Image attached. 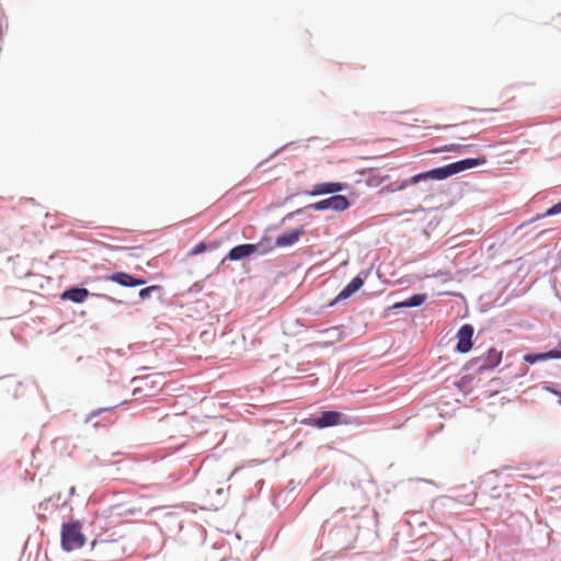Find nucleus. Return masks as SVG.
Masks as SVG:
<instances>
[{"label":"nucleus","instance_id":"6e6552de","mask_svg":"<svg viewBox=\"0 0 561 561\" xmlns=\"http://www.w3.org/2000/svg\"><path fill=\"white\" fill-rule=\"evenodd\" d=\"M473 327L463 324L457 332L456 351L459 353H468L472 348Z\"/></svg>","mask_w":561,"mask_h":561},{"label":"nucleus","instance_id":"423d86ee","mask_svg":"<svg viewBox=\"0 0 561 561\" xmlns=\"http://www.w3.org/2000/svg\"><path fill=\"white\" fill-rule=\"evenodd\" d=\"M343 423H346V421L343 420V414L336 411H324L319 417L308 421V424L318 428L335 426Z\"/></svg>","mask_w":561,"mask_h":561},{"label":"nucleus","instance_id":"9b49d317","mask_svg":"<svg viewBox=\"0 0 561 561\" xmlns=\"http://www.w3.org/2000/svg\"><path fill=\"white\" fill-rule=\"evenodd\" d=\"M302 231L300 229L287 231L276 238L275 244L280 248L293 245L299 240Z\"/></svg>","mask_w":561,"mask_h":561},{"label":"nucleus","instance_id":"4be33fe9","mask_svg":"<svg viewBox=\"0 0 561 561\" xmlns=\"http://www.w3.org/2000/svg\"><path fill=\"white\" fill-rule=\"evenodd\" d=\"M256 251V245L254 244H248V250H247V253H248V256H250L252 253H254Z\"/></svg>","mask_w":561,"mask_h":561},{"label":"nucleus","instance_id":"412c9836","mask_svg":"<svg viewBox=\"0 0 561 561\" xmlns=\"http://www.w3.org/2000/svg\"><path fill=\"white\" fill-rule=\"evenodd\" d=\"M465 147L466 146H461V145H458V144H451V145L444 146L443 148L437 149L436 151L437 152L456 151V150H459L460 148H465Z\"/></svg>","mask_w":561,"mask_h":561},{"label":"nucleus","instance_id":"aec40b11","mask_svg":"<svg viewBox=\"0 0 561 561\" xmlns=\"http://www.w3.org/2000/svg\"><path fill=\"white\" fill-rule=\"evenodd\" d=\"M159 289V286H149V287H146V288H142L140 291H139V297L141 299H145L147 297H149V295L154 291V290H158Z\"/></svg>","mask_w":561,"mask_h":561},{"label":"nucleus","instance_id":"f257e3e1","mask_svg":"<svg viewBox=\"0 0 561 561\" xmlns=\"http://www.w3.org/2000/svg\"><path fill=\"white\" fill-rule=\"evenodd\" d=\"M486 162V158L484 156L480 158H468L463 160L456 161L454 163L436 168L426 172H422L411 176L408 180L390 182L389 174H382L377 169H369L365 174V182L369 187H380L382 191H387L390 193L402 191L407 188L409 185L417 184L421 181L426 180H445L451 175L460 173L465 170L476 168L478 165L484 164Z\"/></svg>","mask_w":561,"mask_h":561},{"label":"nucleus","instance_id":"7ed1b4c3","mask_svg":"<svg viewBox=\"0 0 561 561\" xmlns=\"http://www.w3.org/2000/svg\"><path fill=\"white\" fill-rule=\"evenodd\" d=\"M91 548L95 557L103 561H111L123 552L122 546L116 539L96 538L92 541Z\"/></svg>","mask_w":561,"mask_h":561},{"label":"nucleus","instance_id":"2eb2a0df","mask_svg":"<svg viewBox=\"0 0 561 561\" xmlns=\"http://www.w3.org/2000/svg\"><path fill=\"white\" fill-rule=\"evenodd\" d=\"M89 296V290L85 288H71L66 290L62 294V299H69L73 302L80 304L85 300V298Z\"/></svg>","mask_w":561,"mask_h":561},{"label":"nucleus","instance_id":"dca6fc26","mask_svg":"<svg viewBox=\"0 0 561 561\" xmlns=\"http://www.w3.org/2000/svg\"><path fill=\"white\" fill-rule=\"evenodd\" d=\"M425 299H426V295L415 294V295L411 296L409 299L398 304L397 307H405V308L417 307V306H421L425 301Z\"/></svg>","mask_w":561,"mask_h":561},{"label":"nucleus","instance_id":"6ab92c4d","mask_svg":"<svg viewBox=\"0 0 561 561\" xmlns=\"http://www.w3.org/2000/svg\"><path fill=\"white\" fill-rule=\"evenodd\" d=\"M559 213H561V202L547 209L546 213L538 216V218L557 215Z\"/></svg>","mask_w":561,"mask_h":561},{"label":"nucleus","instance_id":"f03ea898","mask_svg":"<svg viewBox=\"0 0 561 561\" xmlns=\"http://www.w3.org/2000/svg\"><path fill=\"white\" fill-rule=\"evenodd\" d=\"M61 547L66 551H73L83 547L85 537L82 533V524L79 520L65 523L61 526Z\"/></svg>","mask_w":561,"mask_h":561},{"label":"nucleus","instance_id":"f8f14e48","mask_svg":"<svg viewBox=\"0 0 561 561\" xmlns=\"http://www.w3.org/2000/svg\"><path fill=\"white\" fill-rule=\"evenodd\" d=\"M548 359H561V348L560 350H551L546 353H539V354H526L524 356V360L529 364H535L540 360H548Z\"/></svg>","mask_w":561,"mask_h":561},{"label":"nucleus","instance_id":"a211bd4d","mask_svg":"<svg viewBox=\"0 0 561 561\" xmlns=\"http://www.w3.org/2000/svg\"><path fill=\"white\" fill-rule=\"evenodd\" d=\"M227 257L230 260H240L245 257V244L237 245L231 249Z\"/></svg>","mask_w":561,"mask_h":561},{"label":"nucleus","instance_id":"ddd939ff","mask_svg":"<svg viewBox=\"0 0 561 561\" xmlns=\"http://www.w3.org/2000/svg\"><path fill=\"white\" fill-rule=\"evenodd\" d=\"M364 284V280L362 277L356 276L354 277L345 287L344 289L336 296L335 301H341L350 296H352L355 291H357Z\"/></svg>","mask_w":561,"mask_h":561},{"label":"nucleus","instance_id":"1a4fd4ad","mask_svg":"<svg viewBox=\"0 0 561 561\" xmlns=\"http://www.w3.org/2000/svg\"><path fill=\"white\" fill-rule=\"evenodd\" d=\"M105 279L114 282L124 287H136L144 285L146 283L145 279L135 278L131 275L124 272H117L112 275H107L105 276Z\"/></svg>","mask_w":561,"mask_h":561},{"label":"nucleus","instance_id":"5701e85b","mask_svg":"<svg viewBox=\"0 0 561 561\" xmlns=\"http://www.w3.org/2000/svg\"><path fill=\"white\" fill-rule=\"evenodd\" d=\"M550 392H552L554 396L559 397V403L561 404V391L550 389Z\"/></svg>","mask_w":561,"mask_h":561},{"label":"nucleus","instance_id":"20e7f679","mask_svg":"<svg viewBox=\"0 0 561 561\" xmlns=\"http://www.w3.org/2000/svg\"><path fill=\"white\" fill-rule=\"evenodd\" d=\"M138 386L134 389L133 394L140 398H148L158 394L163 387L161 379L158 376H146L137 379Z\"/></svg>","mask_w":561,"mask_h":561},{"label":"nucleus","instance_id":"9d476101","mask_svg":"<svg viewBox=\"0 0 561 561\" xmlns=\"http://www.w3.org/2000/svg\"><path fill=\"white\" fill-rule=\"evenodd\" d=\"M321 340L318 341V344L322 346H329L336 342H340L343 339V333L340 328L333 327L320 332Z\"/></svg>","mask_w":561,"mask_h":561},{"label":"nucleus","instance_id":"f3484780","mask_svg":"<svg viewBox=\"0 0 561 561\" xmlns=\"http://www.w3.org/2000/svg\"><path fill=\"white\" fill-rule=\"evenodd\" d=\"M218 247V243L216 242H213V243H206V242H199L198 244H196L191 251H190V255H197V254H201L203 252H205L206 250H213V249H216Z\"/></svg>","mask_w":561,"mask_h":561},{"label":"nucleus","instance_id":"4468645a","mask_svg":"<svg viewBox=\"0 0 561 561\" xmlns=\"http://www.w3.org/2000/svg\"><path fill=\"white\" fill-rule=\"evenodd\" d=\"M343 190V184L335 182L320 183L314 185L311 195L337 193Z\"/></svg>","mask_w":561,"mask_h":561},{"label":"nucleus","instance_id":"0eeeda50","mask_svg":"<svg viewBox=\"0 0 561 561\" xmlns=\"http://www.w3.org/2000/svg\"><path fill=\"white\" fill-rule=\"evenodd\" d=\"M501 359L502 351L491 347L484 356L473 358L472 360L478 365L479 371H483L496 367Z\"/></svg>","mask_w":561,"mask_h":561},{"label":"nucleus","instance_id":"39448f33","mask_svg":"<svg viewBox=\"0 0 561 561\" xmlns=\"http://www.w3.org/2000/svg\"><path fill=\"white\" fill-rule=\"evenodd\" d=\"M350 203L347 198L343 195H333L329 198L319 201L309 206V208L314 210H324V209H333L335 211H343L348 208Z\"/></svg>","mask_w":561,"mask_h":561}]
</instances>
